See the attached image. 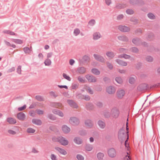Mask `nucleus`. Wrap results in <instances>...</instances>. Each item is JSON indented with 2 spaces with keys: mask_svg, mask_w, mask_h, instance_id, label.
Masks as SVG:
<instances>
[{
  "mask_svg": "<svg viewBox=\"0 0 160 160\" xmlns=\"http://www.w3.org/2000/svg\"><path fill=\"white\" fill-rule=\"evenodd\" d=\"M52 140L54 142H58L63 146H67L68 144L69 141L65 138L60 136L58 138H53Z\"/></svg>",
  "mask_w": 160,
  "mask_h": 160,
  "instance_id": "nucleus-1",
  "label": "nucleus"
},
{
  "mask_svg": "<svg viewBox=\"0 0 160 160\" xmlns=\"http://www.w3.org/2000/svg\"><path fill=\"white\" fill-rule=\"evenodd\" d=\"M128 139V136L127 140L125 142V145L126 148H127L128 151L127 152V155H125L122 160H131L130 156L129 154L130 152L129 151V145L127 142Z\"/></svg>",
  "mask_w": 160,
  "mask_h": 160,
  "instance_id": "nucleus-2",
  "label": "nucleus"
},
{
  "mask_svg": "<svg viewBox=\"0 0 160 160\" xmlns=\"http://www.w3.org/2000/svg\"><path fill=\"white\" fill-rule=\"evenodd\" d=\"M116 91V88L115 87L109 86L106 89L107 92L110 95L114 94Z\"/></svg>",
  "mask_w": 160,
  "mask_h": 160,
  "instance_id": "nucleus-3",
  "label": "nucleus"
},
{
  "mask_svg": "<svg viewBox=\"0 0 160 160\" xmlns=\"http://www.w3.org/2000/svg\"><path fill=\"white\" fill-rule=\"evenodd\" d=\"M69 123L73 125H78L79 123V120L76 118L71 117L69 120Z\"/></svg>",
  "mask_w": 160,
  "mask_h": 160,
  "instance_id": "nucleus-4",
  "label": "nucleus"
},
{
  "mask_svg": "<svg viewBox=\"0 0 160 160\" xmlns=\"http://www.w3.org/2000/svg\"><path fill=\"white\" fill-rule=\"evenodd\" d=\"M55 149L61 155L65 156L67 154V151L62 148L56 146L55 147Z\"/></svg>",
  "mask_w": 160,
  "mask_h": 160,
  "instance_id": "nucleus-5",
  "label": "nucleus"
},
{
  "mask_svg": "<svg viewBox=\"0 0 160 160\" xmlns=\"http://www.w3.org/2000/svg\"><path fill=\"white\" fill-rule=\"evenodd\" d=\"M108 153L109 157L111 158H114L116 155V152L115 150L113 148L108 150Z\"/></svg>",
  "mask_w": 160,
  "mask_h": 160,
  "instance_id": "nucleus-6",
  "label": "nucleus"
},
{
  "mask_svg": "<svg viewBox=\"0 0 160 160\" xmlns=\"http://www.w3.org/2000/svg\"><path fill=\"white\" fill-rule=\"evenodd\" d=\"M125 94V91L122 89H120L117 91L116 95L118 98L122 99L123 98Z\"/></svg>",
  "mask_w": 160,
  "mask_h": 160,
  "instance_id": "nucleus-7",
  "label": "nucleus"
},
{
  "mask_svg": "<svg viewBox=\"0 0 160 160\" xmlns=\"http://www.w3.org/2000/svg\"><path fill=\"white\" fill-rule=\"evenodd\" d=\"M62 130L65 134L69 133L71 131L70 128L66 125H63L62 127Z\"/></svg>",
  "mask_w": 160,
  "mask_h": 160,
  "instance_id": "nucleus-8",
  "label": "nucleus"
},
{
  "mask_svg": "<svg viewBox=\"0 0 160 160\" xmlns=\"http://www.w3.org/2000/svg\"><path fill=\"white\" fill-rule=\"evenodd\" d=\"M86 78L90 82H94L97 81V78L93 76L87 75L86 76Z\"/></svg>",
  "mask_w": 160,
  "mask_h": 160,
  "instance_id": "nucleus-9",
  "label": "nucleus"
},
{
  "mask_svg": "<svg viewBox=\"0 0 160 160\" xmlns=\"http://www.w3.org/2000/svg\"><path fill=\"white\" fill-rule=\"evenodd\" d=\"M120 58H119L118 57V58L116 59V62L120 66H127L128 65L127 63L126 62L122 60Z\"/></svg>",
  "mask_w": 160,
  "mask_h": 160,
  "instance_id": "nucleus-10",
  "label": "nucleus"
},
{
  "mask_svg": "<svg viewBox=\"0 0 160 160\" xmlns=\"http://www.w3.org/2000/svg\"><path fill=\"white\" fill-rule=\"evenodd\" d=\"M26 116L24 113L21 112L17 114V118L19 120L23 121L25 118Z\"/></svg>",
  "mask_w": 160,
  "mask_h": 160,
  "instance_id": "nucleus-11",
  "label": "nucleus"
},
{
  "mask_svg": "<svg viewBox=\"0 0 160 160\" xmlns=\"http://www.w3.org/2000/svg\"><path fill=\"white\" fill-rule=\"evenodd\" d=\"M118 28L120 31L123 32H127L130 30V28L128 27L125 26H119Z\"/></svg>",
  "mask_w": 160,
  "mask_h": 160,
  "instance_id": "nucleus-12",
  "label": "nucleus"
},
{
  "mask_svg": "<svg viewBox=\"0 0 160 160\" xmlns=\"http://www.w3.org/2000/svg\"><path fill=\"white\" fill-rule=\"evenodd\" d=\"M85 126L88 128H91L93 126L92 122L89 120H86L85 122Z\"/></svg>",
  "mask_w": 160,
  "mask_h": 160,
  "instance_id": "nucleus-13",
  "label": "nucleus"
},
{
  "mask_svg": "<svg viewBox=\"0 0 160 160\" xmlns=\"http://www.w3.org/2000/svg\"><path fill=\"white\" fill-rule=\"evenodd\" d=\"M94 58L100 61L101 62H105L104 58L96 54L94 55Z\"/></svg>",
  "mask_w": 160,
  "mask_h": 160,
  "instance_id": "nucleus-14",
  "label": "nucleus"
},
{
  "mask_svg": "<svg viewBox=\"0 0 160 160\" xmlns=\"http://www.w3.org/2000/svg\"><path fill=\"white\" fill-rule=\"evenodd\" d=\"M102 37V36L99 32H95L93 35V38L94 40H97Z\"/></svg>",
  "mask_w": 160,
  "mask_h": 160,
  "instance_id": "nucleus-15",
  "label": "nucleus"
},
{
  "mask_svg": "<svg viewBox=\"0 0 160 160\" xmlns=\"http://www.w3.org/2000/svg\"><path fill=\"white\" fill-rule=\"evenodd\" d=\"M7 121L9 124H15L16 122V120L13 118L9 117L7 118Z\"/></svg>",
  "mask_w": 160,
  "mask_h": 160,
  "instance_id": "nucleus-16",
  "label": "nucleus"
},
{
  "mask_svg": "<svg viewBox=\"0 0 160 160\" xmlns=\"http://www.w3.org/2000/svg\"><path fill=\"white\" fill-rule=\"evenodd\" d=\"M67 102L73 108H77L78 107L77 104L72 100H68Z\"/></svg>",
  "mask_w": 160,
  "mask_h": 160,
  "instance_id": "nucleus-17",
  "label": "nucleus"
},
{
  "mask_svg": "<svg viewBox=\"0 0 160 160\" xmlns=\"http://www.w3.org/2000/svg\"><path fill=\"white\" fill-rule=\"evenodd\" d=\"M104 154L101 152H99L97 154V157L98 160H102L104 157Z\"/></svg>",
  "mask_w": 160,
  "mask_h": 160,
  "instance_id": "nucleus-18",
  "label": "nucleus"
},
{
  "mask_svg": "<svg viewBox=\"0 0 160 160\" xmlns=\"http://www.w3.org/2000/svg\"><path fill=\"white\" fill-rule=\"evenodd\" d=\"M106 55L110 59L112 58L115 56V55L113 52L109 51L107 52L106 53Z\"/></svg>",
  "mask_w": 160,
  "mask_h": 160,
  "instance_id": "nucleus-19",
  "label": "nucleus"
},
{
  "mask_svg": "<svg viewBox=\"0 0 160 160\" xmlns=\"http://www.w3.org/2000/svg\"><path fill=\"white\" fill-rule=\"evenodd\" d=\"M74 141L75 143L77 144H80L82 143V140L79 138L75 137L74 139Z\"/></svg>",
  "mask_w": 160,
  "mask_h": 160,
  "instance_id": "nucleus-20",
  "label": "nucleus"
},
{
  "mask_svg": "<svg viewBox=\"0 0 160 160\" xmlns=\"http://www.w3.org/2000/svg\"><path fill=\"white\" fill-rule=\"evenodd\" d=\"M32 123L38 125H40L42 124L41 121L39 119H33L32 120Z\"/></svg>",
  "mask_w": 160,
  "mask_h": 160,
  "instance_id": "nucleus-21",
  "label": "nucleus"
},
{
  "mask_svg": "<svg viewBox=\"0 0 160 160\" xmlns=\"http://www.w3.org/2000/svg\"><path fill=\"white\" fill-rule=\"evenodd\" d=\"M91 72L96 75H99L100 73V72L98 69L95 68L92 69Z\"/></svg>",
  "mask_w": 160,
  "mask_h": 160,
  "instance_id": "nucleus-22",
  "label": "nucleus"
},
{
  "mask_svg": "<svg viewBox=\"0 0 160 160\" xmlns=\"http://www.w3.org/2000/svg\"><path fill=\"white\" fill-rule=\"evenodd\" d=\"M118 39L121 41H128V38L126 36L124 35H120L118 36Z\"/></svg>",
  "mask_w": 160,
  "mask_h": 160,
  "instance_id": "nucleus-23",
  "label": "nucleus"
},
{
  "mask_svg": "<svg viewBox=\"0 0 160 160\" xmlns=\"http://www.w3.org/2000/svg\"><path fill=\"white\" fill-rule=\"evenodd\" d=\"M98 124L99 127L101 128H104L105 127V123L101 120H99L98 121Z\"/></svg>",
  "mask_w": 160,
  "mask_h": 160,
  "instance_id": "nucleus-24",
  "label": "nucleus"
},
{
  "mask_svg": "<svg viewBox=\"0 0 160 160\" xmlns=\"http://www.w3.org/2000/svg\"><path fill=\"white\" fill-rule=\"evenodd\" d=\"M132 41L134 44L137 45H139L141 42L140 39L137 38H133Z\"/></svg>",
  "mask_w": 160,
  "mask_h": 160,
  "instance_id": "nucleus-25",
  "label": "nucleus"
},
{
  "mask_svg": "<svg viewBox=\"0 0 160 160\" xmlns=\"http://www.w3.org/2000/svg\"><path fill=\"white\" fill-rule=\"evenodd\" d=\"M77 71L80 73L83 74L85 72L86 69L83 67H80L78 69Z\"/></svg>",
  "mask_w": 160,
  "mask_h": 160,
  "instance_id": "nucleus-26",
  "label": "nucleus"
},
{
  "mask_svg": "<svg viewBox=\"0 0 160 160\" xmlns=\"http://www.w3.org/2000/svg\"><path fill=\"white\" fill-rule=\"evenodd\" d=\"M136 77H131L129 79V82L131 84H134L136 82Z\"/></svg>",
  "mask_w": 160,
  "mask_h": 160,
  "instance_id": "nucleus-27",
  "label": "nucleus"
},
{
  "mask_svg": "<svg viewBox=\"0 0 160 160\" xmlns=\"http://www.w3.org/2000/svg\"><path fill=\"white\" fill-rule=\"evenodd\" d=\"M118 57L119 58H124L125 59H127L130 58L131 57L130 56L126 54H123L119 55Z\"/></svg>",
  "mask_w": 160,
  "mask_h": 160,
  "instance_id": "nucleus-28",
  "label": "nucleus"
},
{
  "mask_svg": "<svg viewBox=\"0 0 160 160\" xmlns=\"http://www.w3.org/2000/svg\"><path fill=\"white\" fill-rule=\"evenodd\" d=\"M148 17L151 19H154L156 18L155 16L152 13H149L148 15Z\"/></svg>",
  "mask_w": 160,
  "mask_h": 160,
  "instance_id": "nucleus-29",
  "label": "nucleus"
},
{
  "mask_svg": "<svg viewBox=\"0 0 160 160\" xmlns=\"http://www.w3.org/2000/svg\"><path fill=\"white\" fill-rule=\"evenodd\" d=\"M85 89L86 90L87 92H88L90 94H92L93 93V92L92 90L91 89V88L88 86H85Z\"/></svg>",
  "mask_w": 160,
  "mask_h": 160,
  "instance_id": "nucleus-30",
  "label": "nucleus"
},
{
  "mask_svg": "<svg viewBox=\"0 0 160 160\" xmlns=\"http://www.w3.org/2000/svg\"><path fill=\"white\" fill-rule=\"evenodd\" d=\"M115 81L117 82L120 84H121L122 83L123 81L122 78L120 77H117L115 78Z\"/></svg>",
  "mask_w": 160,
  "mask_h": 160,
  "instance_id": "nucleus-31",
  "label": "nucleus"
},
{
  "mask_svg": "<svg viewBox=\"0 0 160 160\" xmlns=\"http://www.w3.org/2000/svg\"><path fill=\"white\" fill-rule=\"evenodd\" d=\"M112 114L114 117H117L118 116V112L115 109L112 110Z\"/></svg>",
  "mask_w": 160,
  "mask_h": 160,
  "instance_id": "nucleus-32",
  "label": "nucleus"
},
{
  "mask_svg": "<svg viewBox=\"0 0 160 160\" xmlns=\"http://www.w3.org/2000/svg\"><path fill=\"white\" fill-rule=\"evenodd\" d=\"M93 149V147L92 145L88 144L85 147L86 150L88 151H91Z\"/></svg>",
  "mask_w": 160,
  "mask_h": 160,
  "instance_id": "nucleus-33",
  "label": "nucleus"
},
{
  "mask_svg": "<svg viewBox=\"0 0 160 160\" xmlns=\"http://www.w3.org/2000/svg\"><path fill=\"white\" fill-rule=\"evenodd\" d=\"M35 131V129L30 128H28L27 130V132L28 133H34Z\"/></svg>",
  "mask_w": 160,
  "mask_h": 160,
  "instance_id": "nucleus-34",
  "label": "nucleus"
},
{
  "mask_svg": "<svg viewBox=\"0 0 160 160\" xmlns=\"http://www.w3.org/2000/svg\"><path fill=\"white\" fill-rule=\"evenodd\" d=\"M76 158L78 160H84V157L82 155L80 154H77Z\"/></svg>",
  "mask_w": 160,
  "mask_h": 160,
  "instance_id": "nucleus-35",
  "label": "nucleus"
},
{
  "mask_svg": "<svg viewBox=\"0 0 160 160\" xmlns=\"http://www.w3.org/2000/svg\"><path fill=\"white\" fill-rule=\"evenodd\" d=\"M50 157L52 160H58L57 156L54 154H51Z\"/></svg>",
  "mask_w": 160,
  "mask_h": 160,
  "instance_id": "nucleus-36",
  "label": "nucleus"
},
{
  "mask_svg": "<svg viewBox=\"0 0 160 160\" xmlns=\"http://www.w3.org/2000/svg\"><path fill=\"white\" fill-rule=\"evenodd\" d=\"M107 65L108 68L110 70H112L113 68V66L112 64L109 62H107Z\"/></svg>",
  "mask_w": 160,
  "mask_h": 160,
  "instance_id": "nucleus-37",
  "label": "nucleus"
},
{
  "mask_svg": "<svg viewBox=\"0 0 160 160\" xmlns=\"http://www.w3.org/2000/svg\"><path fill=\"white\" fill-rule=\"evenodd\" d=\"M63 76L64 78L68 80L69 81H71V79L70 77L66 74L63 73Z\"/></svg>",
  "mask_w": 160,
  "mask_h": 160,
  "instance_id": "nucleus-38",
  "label": "nucleus"
},
{
  "mask_svg": "<svg viewBox=\"0 0 160 160\" xmlns=\"http://www.w3.org/2000/svg\"><path fill=\"white\" fill-rule=\"evenodd\" d=\"M13 41L17 44H21L22 43V41L19 39H14Z\"/></svg>",
  "mask_w": 160,
  "mask_h": 160,
  "instance_id": "nucleus-39",
  "label": "nucleus"
},
{
  "mask_svg": "<svg viewBox=\"0 0 160 160\" xmlns=\"http://www.w3.org/2000/svg\"><path fill=\"white\" fill-rule=\"evenodd\" d=\"M44 63L45 65L49 66L51 64V62L50 59H47L45 61Z\"/></svg>",
  "mask_w": 160,
  "mask_h": 160,
  "instance_id": "nucleus-40",
  "label": "nucleus"
},
{
  "mask_svg": "<svg viewBox=\"0 0 160 160\" xmlns=\"http://www.w3.org/2000/svg\"><path fill=\"white\" fill-rule=\"evenodd\" d=\"M125 132V131L123 129H121L119 132V136L120 137L122 136L124 134Z\"/></svg>",
  "mask_w": 160,
  "mask_h": 160,
  "instance_id": "nucleus-41",
  "label": "nucleus"
},
{
  "mask_svg": "<svg viewBox=\"0 0 160 160\" xmlns=\"http://www.w3.org/2000/svg\"><path fill=\"white\" fill-rule=\"evenodd\" d=\"M73 33L75 36H77L80 33V31L79 29L76 28L74 29Z\"/></svg>",
  "mask_w": 160,
  "mask_h": 160,
  "instance_id": "nucleus-42",
  "label": "nucleus"
},
{
  "mask_svg": "<svg viewBox=\"0 0 160 160\" xmlns=\"http://www.w3.org/2000/svg\"><path fill=\"white\" fill-rule=\"evenodd\" d=\"M48 118L52 120H55L56 119V117L52 114H50L48 115Z\"/></svg>",
  "mask_w": 160,
  "mask_h": 160,
  "instance_id": "nucleus-43",
  "label": "nucleus"
},
{
  "mask_svg": "<svg viewBox=\"0 0 160 160\" xmlns=\"http://www.w3.org/2000/svg\"><path fill=\"white\" fill-rule=\"evenodd\" d=\"M95 23V21L94 20L92 19L90 20L88 24L90 26H92L94 25Z\"/></svg>",
  "mask_w": 160,
  "mask_h": 160,
  "instance_id": "nucleus-44",
  "label": "nucleus"
},
{
  "mask_svg": "<svg viewBox=\"0 0 160 160\" xmlns=\"http://www.w3.org/2000/svg\"><path fill=\"white\" fill-rule=\"evenodd\" d=\"M130 50L133 52L137 53L138 52V49L135 47L132 48L130 49Z\"/></svg>",
  "mask_w": 160,
  "mask_h": 160,
  "instance_id": "nucleus-45",
  "label": "nucleus"
},
{
  "mask_svg": "<svg viewBox=\"0 0 160 160\" xmlns=\"http://www.w3.org/2000/svg\"><path fill=\"white\" fill-rule=\"evenodd\" d=\"M153 60L152 58L150 56H148L146 58V60L148 62H151L153 61Z\"/></svg>",
  "mask_w": 160,
  "mask_h": 160,
  "instance_id": "nucleus-46",
  "label": "nucleus"
},
{
  "mask_svg": "<svg viewBox=\"0 0 160 160\" xmlns=\"http://www.w3.org/2000/svg\"><path fill=\"white\" fill-rule=\"evenodd\" d=\"M8 133L12 135H15L16 134V132L10 129L8 130Z\"/></svg>",
  "mask_w": 160,
  "mask_h": 160,
  "instance_id": "nucleus-47",
  "label": "nucleus"
},
{
  "mask_svg": "<svg viewBox=\"0 0 160 160\" xmlns=\"http://www.w3.org/2000/svg\"><path fill=\"white\" fill-rule=\"evenodd\" d=\"M4 32L5 33H8L11 35H15V33L14 32L10 31H4Z\"/></svg>",
  "mask_w": 160,
  "mask_h": 160,
  "instance_id": "nucleus-48",
  "label": "nucleus"
},
{
  "mask_svg": "<svg viewBox=\"0 0 160 160\" xmlns=\"http://www.w3.org/2000/svg\"><path fill=\"white\" fill-rule=\"evenodd\" d=\"M126 13L128 14H132L133 13L134 11L132 9H128L126 10Z\"/></svg>",
  "mask_w": 160,
  "mask_h": 160,
  "instance_id": "nucleus-49",
  "label": "nucleus"
},
{
  "mask_svg": "<svg viewBox=\"0 0 160 160\" xmlns=\"http://www.w3.org/2000/svg\"><path fill=\"white\" fill-rule=\"evenodd\" d=\"M5 43L8 46H11L13 48H15L16 47V46L15 45H14V44L11 45L10 44V43L8 42H7V41L5 42Z\"/></svg>",
  "mask_w": 160,
  "mask_h": 160,
  "instance_id": "nucleus-50",
  "label": "nucleus"
},
{
  "mask_svg": "<svg viewBox=\"0 0 160 160\" xmlns=\"http://www.w3.org/2000/svg\"><path fill=\"white\" fill-rule=\"evenodd\" d=\"M35 98L37 100H38L39 101H42L43 100V98L41 96H36L35 97Z\"/></svg>",
  "mask_w": 160,
  "mask_h": 160,
  "instance_id": "nucleus-51",
  "label": "nucleus"
},
{
  "mask_svg": "<svg viewBox=\"0 0 160 160\" xmlns=\"http://www.w3.org/2000/svg\"><path fill=\"white\" fill-rule=\"evenodd\" d=\"M24 50L26 53H29L30 52V49L28 47H25L24 48Z\"/></svg>",
  "mask_w": 160,
  "mask_h": 160,
  "instance_id": "nucleus-52",
  "label": "nucleus"
},
{
  "mask_svg": "<svg viewBox=\"0 0 160 160\" xmlns=\"http://www.w3.org/2000/svg\"><path fill=\"white\" fill-rule=\"evenodd\" d=\"M97 106L98 107H101L102 106V103L100 102H97L96 103Z\"/></svg>",
  "mask_w": 160,
  "mask_h": 160,
  "instance_id": "nucleus-53",
  "label": "nucleus"
},
{
  "mask_svg": "<svg viewBox=\"0 0 160 160\" xmlns=\"http://www.w3.org/2000/svg\"><path fill=\"white\" fill-rule=\"evenodd\" d=\"M26 107V105H25L23 106L18 108V111H21L24 110Z\"/></svg>",
  "mask_w": 160,
  "mask_h": 160,
  "instance_id": "nucleus-54",
  "label": "nucleus"
},
{
  "mask_svg": "<svg viewBox=\"0 0 160 160\" xmlns=\"http://www.w3.org/2000/svg\"><path fill=\"white\" fill-rule=\"evenodd\" d=\"M130 2L132 4H136L138 3V0H130Z\"/></svg>",
  "mask_w": 160,
  "mask_h": 160,
  "instance_id": "nucleus-55",
  "label": "nucleus"
},
{
  "mask_svg": "<svg viewBox=\"0 0 160 160\" xmlns=\"http://www.w3.org/2000/svg\"><path fill=\"white\" fill-rule=\"evenodd\" d=\"M55 106L57 108H60L62 107V105L60 103H58L55 104Z\"/></svg>",
  "mask_w": 160,
  "mask_h": 160,
  "instance_id": "nucleus-56",
  "label": "nucleus"
},
{
  "mask_svg": "<svg viewBox=\"0 0 160 160\" xmlns=\"http://www.w3.org/2000/svg\"><path fill=\"white\" fill-rule=\"evenodd\" d=\"M78 79L79 82H85V80L84 78L81 77H79Z\"/></svg>",
  "mask_w": 160,
  "mask_h": 160,
  "instance_id": "nucleus-57",
  "label": "nucleus"
},
{
  "mask_svg": "<svg viewBox=\"0 0 160 160\" xmlns=\"http://www.w3.org/2000/svg\"><path fill=\"white\" fill-rule=\"evenodd\" d=\"M36 112L39 115L42 114L43 113V111L40 110H37L36 111Z\"/></svg>",
  "mask_w": 160,
  "mask_h": 160,
  "instance_id": "nucleus-58",
  "label": "nucleus"
},
{
  "mask_svg": "<svg viewBox=\"0 0 160 160\" xmlns=\"http://www.w3.org/2000/svg\"><path fill=\"white\" fill-rule=\"evenodd\" d=\"M29 114L32 117H34L35 116V113L34 111H31L29 112Z\"/></svg>",
  "mask_w": 160,
  "mask_h": 160,
  "instance_id": "nucleus-59",
  "label": "nucleus"
},
{
  "mask_svg": "<svg viewBox=\"0 0 160 160\" xmlns=\"http://www.w3.org/2000/svg\"><path fill=\"white\" fill-rule=\"evenodd\" d=\"M59 116L62 117L64 116V114L62 112L60 111H59L58 114Z\"/></svg>",
  "mask_w": 160,
  "mask_h": 160,
  "instance_id": "nucleus-60",
  "label": "nucleus"
},
{
  "mask_svg": "<svg viewBox=\"0 0 160 160\" xmlns=\"http://www.w3.org/2000/svg\"><path fill=\"white\" fill-rule=\"evenodd\" d=\"M69 64L71 65H73L74 63H75V61L72 59H71L69 61Z\"/></svg>",
  "mask_w": 160,
  "mask_h": 160,
  "instance_id": "nucleus-61",
  "label": "nucleus"
},
{
  "mask_svg": "<svg viewBox=\"0 0 160 160\" xmlns=\"http://www.w3.org/2000/svg\"><path fill=\"white\" fill-rule=\"evenodd\" d=\"M17 72L19 74L21 73V67L20 66H19L18 67L17 69Z\"/></svg>",
  "mask_w": 160,
  "mask_h": 160,
  "instance_id": "nucleus-62",
  "label": "nucleus"
},
{
  "mask_svg": "<svg viewBox=\"0 0 160 160\" xmlns=\"http://www.w3.org/2000/svg\"><path fill=\"white\" fill-rule=\"evenodd\" d=\"M105 0V2L106 4L108 5H110V4L111 3V0Z\"/></svg>",
  "mask_w": 160,
  "mask_h": 160,
  "instance_id": "nucleus-63",
  "label": "nucleus"
},
{
  "mask_svg": "<svg viewBox=\"0 0 160 160\" xmlns=\"http://www.w3.org/2000/svg\"><path fill=\"white\" fill-rule=\"evenodd\" d=\"M59 111V110L57 109H54L52 112L53 113L57 115Z\"/></svg>",
  "mask_w": 160,
  "mask_h": 160,
  "instance_id": "nucleus-64",
  "label": "nucleus"
}]
</instances>
